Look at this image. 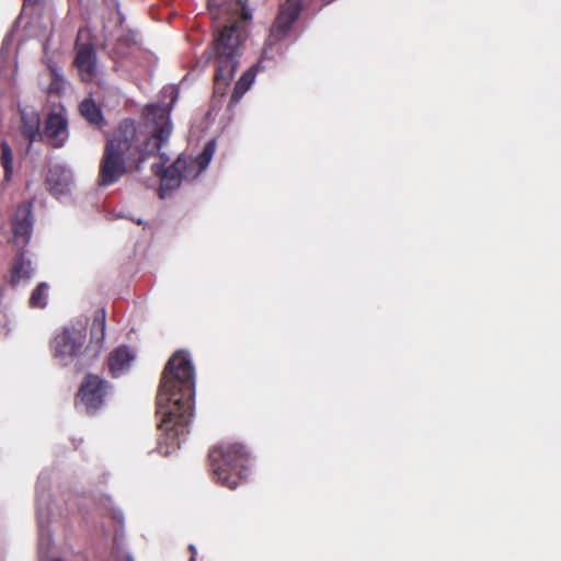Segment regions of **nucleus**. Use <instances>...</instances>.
Listing matches in <instances>:
<instances>
[{"instance_id": "f257e3e1", "label": "nucleus", "mask_w": 561, "mask_h": 561, "mask_svg": "<svg viewBox=\"0 0 561 561\" xmlns=\"http://www.w3.org/2000/svg\"><path fill=\"white\" fill-rule=\"evenodd\" d=\"M195 393V370L190 354L179 351L168 360L157 396V413L161 416L158 453L171 455L188 434L192 417L191 399Z\"/></svg>"}, {"instance_id": "f03ea898", "label": "nucleus", "mask_w": 561, "mask_h": 561, "mask_svg": "<svg viewBox=\"0 0 561 561\" xmlns=\"http://www.w3.org/2000/svg\"><path fill=\"white\" fill-rule=\"evenodd\" d=\"M208 10L213 19L218 21V26L221 20L231 22L221 27L207 51L208 59H214L216 65L215 92L224 95L240 64L242 37L236 21L239 18L250 20L252 13L243 0H229L221 4L208 0Z\"/></svg>"}, {"instance_id": "7ed1b4c3", "label": "nucleus", "mask_w": 561, "mask_h": 561, "mask_svg": "<svg viewBox=\"0 0 561 561\" xmlns=\"http://www.w3.org/2000/svg\"><path fill=\"white\" fill-rule=\"evenodd\" d=\"M301 9L300 0H287L279 10V13L271 28L268 42L263 50L262 59L250 69H248L237 81L231 94V103H238L243 94L251 88L254 82L256 72L263 67V60L273 58L272 47L274 44L285 39L290 30L291 24L298 19Z\"/></svg>"}, {"instance_id": "20e7f679", "label": "nucleus", "mask_w": 561, "mask_h": 561, "mask_svg": "<svg viewBox=\"0 0 561 561\" xmlns=\"http://www.w3.org/2000/svg\"><path fill=\"white\" fill-rule=\"evenodd\" d=\"M214 479L233 490L239 481L247 479L249 454L237 443L221 444L209 451Z\"/></svg>"}, {"instance_id": "39448f33", "label": "nucleus", "mask_w": 561, "mask_h": 561, "mask_svg": "<svg viewBox=\"0 0 561 561\" xmlns=\"http://www.w3.org/2000/svg\"><path fill=\"white\" fill-rule=\"evenodd\" d=\"M133 134V126H126L124 137L122 131L108 139L100 164L99 184L110 186L116 183L126 172L125 154L130 150L131 142L127 133Z\"/></svg>"}, {"instance_id": "423d86ee", "label": "nucleus", "mask_w": 561, "mask_h": 561, "mask_svg": "<svg viewBox=\"0 0 561 561\" xmlns=\"http://www.w3.org/2000/svg\"><path fill=\"white\" fill-rule=\"evenodd\" d=\"M84 344L85 333L83 330L66 327L51 341L53 357L61 366H71L76 370H81Z\"/></svg>"}, {"instance_id": "0eeeda50", "label": "nucleus", "mask_w": 561, "mask_h": 561, "mask_svg": "<svg viewBox=\"0 0 561 561\" xmlns=\"http://www.w3.org/2000/svg\"><path fill=\"white\" fill-rule=\"evenodd\" d=\"M49 478L46 473L42 472L38 476L36 483V518L38 528V542L37 550L41 558H46L49 553L53 539L49 530V501L48 493Z\"/></svg>"}, {"instance_id": "6e6552de", "label": "nucleus", "mask_w": 561, "mask_h": 561, "mask_svg": "<svg viewBox=\"0 0 561 561\" xmlns=\"http://www.w3.org/2000/svg\"><path fill=\"white\" fill-rule=\"evenodd\" d=\"M110 385L95 375H88L77 396V407L88 414H95L103 405Z\"/></svg>"}, {"instance_id": "1a4fd4ad", "label": "nucleus", "mask_w": 561, "mask_h": 561, "mask_svg": "<svg viewBox=\"0 0 561 561\" xmlns=\"http://www.w3.org/2000/svg\"><path fill=\"white\" fill-rule=\"evenodd\" d=\"M175 100L176 95L172 99L171 104H173ZM171 107L172 105L165 110L159 105H152L148 108V115L152 116L154 119V126L151 130V138L153 144L151 145L150 140L148 141L145 152L141 157V161H144L147 156H150L156 151H160L162 146L168 142L173 129L170 117Z\"/></svg>"}, {"instance_id": "9d476101", "label": "nucleus", "mask_w": 561, "mask_h": 561, "mask_svg": "<svg viewBox=\"0 0 561 561\" xmlns=\"http://www.w3.org/2000/svg\"><path fill=\"white\" fill-rule=\"evenodd\" d=\"M160 158L162 162L152 163L151 169L152 172L160 178L159 196L164 199L172 193V191L176 190L181 185L182 178L180 173L181 168L185 165V158L179 157L169 168H165L164 164L170 160V158L164 152L160 153Z\"/></svg>"}, {"instance_id": "9b49d317", "label": "nucleus", "mask_w": 561, "mask_h": 561, "mask_svg": "<svg viewBox=\"0 0 561 561\" xmlns=\"http://www.w3.org/2000/svg\"><path fill=\"white\" fill-rule=\"evenodd\" d=\"M46 183L54 197L66 201L71 193L72 171L61 163L51 164L48 168Z\"/></svg>"}, {"instance_id": "f8f14e48", "label": "nucleus", "mask_w": 561, "mask_h": 561, "mask_svg": "<svg viewBox=\"0 0 561 561\" xmlns=\"http://www.w3.org/2000/svg\"><path fill=\"white\" fill-rule=\"evenodd\" d=\"M32 203L25 202L18 206L12 220L14 243L24 248L31 240L33 232Z\"/></svg>"}, {"instance_id": "ddd939ff", "label": "nucleus", "mask_w": 561, "mask_h": 561, "mask_svg": "<svg viewBox=\"0 0 561 561\" xmlns=\"http://www.w3.org/2000/svg\"><path fill=\"white\" fill-rule=\"evenodd\" d=\"M216 151V140L210 139L205 145L201 154L195 158L186 159L185 165L181 168V178L183 180H194L197 178L203 171L206 170L208 164L210 163Z\"/></svg>"}, {"instance_id": "4468645a", "label": "nucleus", "mask_w": 561, "mask_h": 561, "mask_svg": "<svg viewBox=\"0 0 561 561\" xmlns=\"http://www.w3.org/2000/svg\"><path fill=\"white\" fill-rule=\"evenodd\" d=\"M75 64L83 81H92L98 73L96 55L90 44L77 45Z\"/></svg>"}, {"instance_id": "2eb2a0df", "label": "nucleus", "mask_w": 561, "mask_h": 561, "mask_svg": "<svg viewBox=\"0 0 561 561\" xmlns=\"http://www.w3.org/2000/svg\"><path fill=\"white\" fill-rule=\"evenodd\" d=\"M44 134L51 146L62 147L68 139V121L61 113H50L45 122Z\"/></svg>"}, {"instance_id": "dca6fc26", "label": "nucleus", "mask_w": 561, "mask_h": 561, "mask_svg": "<svg viewBox=\"0 0 561 561\" xmlns=\"http://www.w3.org/2000/svg\"><path fill=\"white\" fill-rule=\"evenodd\" d=\"M135 358L136 354L130 347L126 345L116 347L110 353L107 358L110 374L115 378L126 374Z\"/></svg>"}, {"instance_id": "f3484780", "label": "nucleus", "mask_w": 561, "mask_h": 561, "mask_svg": "<svg viewBox=\"0 0 561 561\" xmlns=\"http://www.w3.org/2000/svg\"><path fill=\"white\" fill-rule=\"evenodd\" d=\"M34 272L31 260L22 251L12 262L9 283L12 287L25 286L34 276Z\"/></svg>"}, {"instance_id": "a211bd4d", "label": "nucleus", "mask_w": 561, "mask_h": 561, "mask_svg": "<svg viewBox=\"0 0 561 561\" xmlns=\"http://www.w3.org/2000/svg\"><path fill=\"white\" fill-rule=\"evenodd\" d=\"M21 131L23 136L33 144L39 134L41 118L37 112L33 110H21Z\"/></svg>"}, {"instance_id": "6ab92c4d", "label": "nucleus", "mask_w": 561, "mask_h": 561, "mask_svg": "<svg viewBox=\"0 0 561 561\" xmlns=\"http://www.w3.org/2000/svg\"><path fill=\"white\" fill-rule=\"evenodd\" d=\"M81 116L91 125L101 127L104 122V116L101 107L95 103L92 98H87L81 101L79 105Z\"/></svg>"}, {"instance_id": "aec40b11", "label": "nucleus", "mask_w": 561, "mask_h": 561, "mask_svg": "<svg viewBox=\"0 0 561 561\" xmlns=\"http://www.w3.org/2000/svg\"><path fill=\"white\" fill-rule=\"evenodd\" d=\"M49 72H50V84L49 92L61 94L66 91L67 80L65 79L61 69L57 65L48 64Z\"/></svg>"}, {"instance_id": "412c9836", "label": "nucleus", "mask_w": 561, "mask_h": 561, "mask_svg": "<svg viewBox=\"0 0 561 561\" xmlns=\"http://www.w3.org/2000/svg\"><path fill=\"white\" fill-rule=\"evenodd\" d=\"M13 49V39L11 35H7L2 42L1 48H0V77L7 76L10 62H11V55Z\"/></svg>"}, {"instance_id": "4be33fe9", "label": "nucleus", "mask_w": 561, "mask_h": 561, "mask_svg": "<svg viewBox=\"0 0 561 561\" xmlns=\"http://www.w3.org/2000/svg\"><path fill=\"white\" fill-rule=\"evenodd\" d=\"M13 153L7 141H0V163L4 169V179L9 181L13 173Z\"/></svg>"}, {"instance_id": "5701e85b", "label": "nucleus", "mask_w": 561, "mask_h": 561, "mask_svg": "<svg viewBox=\"0 0 561 561\" xmlns=\"http://www.w3.org/2000/svg\"><path fill=\"white\" fill-rule=\"evenodd\" d=\"M48 285L39 283L31 294L30 306L32 308H45L48 300Z\"/></svg>"}, {"instance_id": "b1692460", "label": "nucleus", "mask_w": 561, "mask_h": 561, "mask_svg": "<svg viewBox=\"0 0 561 561\" xmlns=\"http://www.w3.org/2000/svg\"><path fill=\"white\" fill-rule=\"evenodd\" d=\"M106 316L105 310L101 309L92 322L91 335L96 342H102L105 337Z\"/></svg>"}, {"instance_id": "393cba45", "label": "nucleus", "mask_w": 561, "mask_h": 561, "mask_svg": "<svg viewBox=\"0 0 561 561\" xmlns=\"http://www.w3.org/2000/svg\"><path fill=\"white\" fill-rule=\"evenodd\" d=\"M138 34L136 32L129 31L126 35L122 36L118 41V46L126 45L130 46L137 44Z\"/></svg>"}, {"instance_id": "a878e982", "label": "nucleus", "mask_w": 561, "mask_h": 561, "mask_svg": "<svg viewBox=\"0 0 561 561\" xmlns=\"http://www.w3.org/2000/svg\"><path fill=\"white\" fill-rule=\"evenodd\" d=\"M112 516L114 519H116L119 523H123V520H124V515L121 510H113Z\"/></svg>"}, {"instance_id": "bb28decb", "label": "nucleus", "mask_w": 561, "mask_h": 561, "mask_svg": "<svg viewBox=\"0 0 561 561\" xmlns=\"http://www.w3.org/2000/svg\"><path fill=\"white\" fill-rule=\"evenodd\" d=\"M188 549L192 552L190 561H195V557H196V553H197L195 546L194 545H190Z\"/></svg>"}, {"instance_id": "cd10ccee", "label": "nucleus", "mask_w": 561, "mask_h": 561, "mask_svg": "<svg viewBox=\"0 0 561 561\" xmlns=\"http://www.w3.org/2000/svg\"><path fill=\"white\" fill-rule=\"evenodd\" d=\"M114 2H115V7H116V10H117L118 18H119V23L122 24L124 22L125 18L121 13V11H119L118 2L116 0H114Z\"/></svg>"}, {"instance_id": "c85d7f7f", "label": "nucleus", "mask_w": 561, "mask_h": 561, "mask_svg": "<svg viewBox=\"0 0 561 561\" xmlns=\"http://www.w3.org/2000/svg\"><path fill=\"white\" fill-rule=\"evenodd\" d=\"M136 169H137V171H139V170L141 169V168H140V163H138V164L136 165Z\"/></svg>"}, {"instance_id": "c756f323", "label": "nucleus", "mask_w": 561, "mask_h": 561, "mask_svg": "<svg viewBox=\"0 0 561 561\" xmlns=\"http://www.w3.org/2000/svg\"><path fill=\"white\" fill-rule=\"evenodd\" d=\"M333 0H325V3H331Z\"/></svg>"}, {"instance_id": "7c9ffc66", "label": "nucleus", "mask_w": 561, "mask_h": 561, "mask_svg": "<svg viewBox=\"0 0 561 561\" xmlns=\"http://www.w3.org/2000/svg\"><path fill=\"white\" fill-rule=\"evenodd\" d=\"M53 561H62L61 559H54Z\"/></svg>"}]
</instances>
